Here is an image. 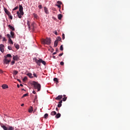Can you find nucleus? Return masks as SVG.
Segmentation results:
<instances>
[{
	"label": "nucleus",
	"mask_w": 130,
	"mask_h": 130,
	"mask_svg": "<svg viewBox=\"0 0 130 130\" xmlns=\"http://www.w3.org/2000/svg\"><path fill=\"white\" fill-rule=\"evenodd\" d=\"M13 60H18L19 59V57H18L17 55L16 56H13Z\"/></svg>",
	"instance_id": "6"
},
{
	"label": "nucleus",
	"mask_w": 130,
	"mask_h": 130,
	"mask_svg": "<svg viewBox=\"0 0 130 130\" xmlns=\"http://www.w3.org/2000/svg\"><path fill=\"white\" fill-rule=\"evenodd\" d=\"M22 91H25V89L24 88L22 89Z\"/></svg>",
	"instance_id": "61"
},
{
	"label": "nucleus",
	"mask_w": 130,
	"mask_h": 130,
	"mask_svg": "<svg viewBox=\"0 0 130 130\" xmlns=\"http://www.w3.org/2000/svg\"><path fill=\"white\" fill-rule=\"evenodd\" d=\"M32 93H33V94H36V91H35V90H34V91H32Z\"/></svg>",
	"instance_id": "51"
},
{
	"label": "nucleus",
	"mask_w": 130,
	"mask_h": 130,
	"mask_svg": "<svg viewBox=\"0 0 130 130\" xmlns=\"http://www.w3.org/2000/svg\"><path fill=\"white\" fill-rule=\"evenodd\" d=\"M54 34H55V35H57V31L56 30H55L54 31Z\"/></svg>",
	"instance_id": "45"
},
{
	"label": "nucleus",
	"mask_w": 130,
	"mask_h": 130,
	"mask_svg": "<svg viewBox=\"0 0 130 130\" xmlns=\"http://www.w3.org/2000/svg\"><path fill=\"white\" fill-rule=\"evenodd\" d=\"M17 81L19 82V83H21V81L20 80V79H17Z\"/></svg>",
	"instance_id": "54"
},
{
	"label": "nucleus",
	"mask_w": 130,
	"mask_h": 130,
	"mask_svg": "<svg viewBox=\"0 0 130 130\" xmlns=\"http://www.w3.org/2000/svg\"><path fill=\"white\" fill-rule=\"evenodd\" d=\"M19 12H23V6L21 5H19Z\"/></svg>",
	"instance_id": "16"
},
{
	"label": "nucleus",
	"mask_w": 130,
	"mask_h": 130,
	"mask_svg": "<svg viewBox=\"0 0 130 130\" xmlns=\"http://www.w3.org/2000/svg\"><path fill=\"white\" fill-rule=\"evenodd\" d=\"M33 76L35 77V78H37V75H36V74H35V73H34L33 74Z\"/></svg>",
	"instance_id": "43"
},
{
	"label": "nucleus",
	"mask_w": 130,
	"mask_h": 130,
	"mask_svg": "<svg viewBox=\"0 0 130 130\" xmlns=\"http://www.w3.org/2000/svg\"><path fill=\"white\" fill-rule=\"evenodd\" d=\"M41 42L44 45H45V44L47 45H50V44H51V40L48 38L42 39Z\"/></svg>",
	"instance_id": "1"
},
{
	"label": "nucleus",
	"mask_w": 130,
	"mask_h": 130,
	"mask_svg": "<svg viewBox=\"0 0 130 130\" xmlns=\"http://www.w3.org/2000/svg\"><path fill=\"white\" fill-rule=\"evenodd\" d=\"M3 89H8L9 88V86L7 84H3L2 85Z\"/></svg>",
	"instance_id": "10"
},
{
	"label": "nucleus",
	"mask_w": 130,
	"mask_h": 130,
	"mask_svg": "<svg viewBox=\"0 0 130 130\" xmlns=\"http://www.w3.org/2000/svg\"><path fill=\"white\" fill-rule=\"evenodd\" d=\"M17 88H20V85L19 84H17Z\"/></svg>",
	"instance_id": "55"
},
{
	"label": "nucleus",
	"mask_w": 130,
	"mask_h": 130,
	"mask_svg": "<svg viewBox=\"0 0 130 130\" xmlns=\"http://www.w3.org/2000/svg\"><path fill=\"white\" fill-rule=\"evenodd\" d=\"M26 96H28V93L23 94L22 98H24V97H26Z\"/></svg>",
	"instance_id": "35"
},
{
	"label": "nucleus",
	"mask_w": 130,
	"mask_h": 130,
	"mask_svg": "<svg viewBox=\"0 0 130 130\" xmlns=\"http://www.w3.org/2000/svg\"><path fill=\"white\" fill-rule=\"evenodd\" d=\"M60 116H61V115L60 114V113H57V114L55 115V118H59V117H60Z\"/></svg>",
	"instance_id": "15"
},
{
	"label": "nucleus",
	"mask_w": 130,
	"mask_h": 130,
	"mask_svg": "<svg viewBox=\"0 0 130 130\" xmlns=\"http://www.w3.org/2000/svg\"><path fill=\"white\" fill-rule=\"evenodd\" d=\"M8 49H9V50H12V47L9 46L8 47Z\"/></svg>",
	"instance_id": "34"
},
{
	"label": "nucleus",
	"mask_w": 130,
	"mask_h": 130,
	"mask_svg": "<svg viewBox=\"0 0 130 130\" xmlns=\"http://www.w3.org/2000/svg\"><path fill=\"white\" fill-rule=\"evenodd\" d=\"M8 27L12 30V31H15V28L13 26L9 25Z\"/></svg>",
	"instance_id": "9"
},
{
	"label": "nucleus",
	"mask_w": 130,
	"mask_h": 130,
	"mask_svg": "<svg viewBox=\"0 0 130 130\" xmlns=\"http://www.w3.org/2000/svg\"><path fill=\"white\" fill-rule=\"evenodd\" d=\"M17 14L18 18H19V19H21V18H22V15H21V13H20V12L19 11L17 12Z\"/></svg>",
	"instance_id": "12"
},
{
	"label": "nucleus",
	"mask_w": 130,
	"mask_h": 130,
	"mask_svg": "<svg viewBox=\"0 0 130 130\" xmlns=\"http://www.w3.org/2000/svg\"><path fill=\"white\" fill-rule=\"evenodd\" d=\"M30 21H29V20H27V25L28 26V28L29 29H30Z\"/></svg>",
	"instance_id": "24"
},
{
	"label": "nucleus",
	"mask_w": 130,
	"mask_h": 130,
	"mask_svg": "<svg viewBox=\"0 0 130 130\" xmlns=\"http://www.w3.org/2000/svg\"><path fill=\"white\" fill-rule=\"evenodd\" d=\"M44 11L46 14H48V9L46 7H44Z\"/></svg>",
	"instance_id": "23"
},
{
	"label": "nucleus",
	"mask_w": 130,
	"mask_h": 130,
	"mask_svg": "<svg viewBox=\"0 0 130 130\" xmlns=\"http://www.w3.org/2000/svg\"><path fill=\"white\" fill-rule=\"evenodd\" d=\"M56 52H58V49H57L56 50Z\"/></svg>",
	"instance_id": "57"
},
{
	"label": "nucleus",
	"mask_w": 130,
	"mask_h": 130,
	"mask_svg": "<svg viewBox=\"0 0 130 130\" xmlns=\"http://www.w3.org/2000/svg\"><path fill=\"white\" fill-rule=\"evenodd\" d=\"M32 85L34 86L35 89H37L38 92H39V91L41 90V85L38 83V82L34 81L32 82Z\"/></svg>",
	"instance_id": "3"
},
{
	"label": "nucleus",
	"mask_w": 130,
	"mask_h": 130,
	"mask_svg": "<svg viewBox=\"0 0 130 130\" xmlns=\"http://www.w3.org/2000/svg\"><path fill=\"white\" fill-rule=\"evenodd\" d=\"M28 79V78L27 77V76L24 77V78L23 79V81L24 82H25V81H27V80Z\"/></svg>",
	"instance_id": "31"
},
{
	"label": "nucleus",
	"mask_w": 130,
	"mask_h": 130,
	"mask_svg": "<svg viewBox=\"0 0 130 130\" xmlns=\"http://www.w3.org/2000/svg\"><path fill=\"white\" fill-rule=\"evenodd\" d=\"M64 63H63V61H61L60 63V64L61 66H63Z\"/></svg>",
	"instance_id": "46"
},
{
	"label": "nucleus",
	"mask_w": 130,
	"mask_h": 130,
	"mask_svg": "<svg viewBox=\"0 0 130 130\" xmlns=\"http://www.w3.org/2000/svg\"><path fill=\"white\" fill-rule=\"evenodd\" d=\"M5 47V45H4L3 44H1L0 45V51H1V52H2L3 53V52H4L5 50L4 49V48Z\"/></svg>",
	"instance_id": "5"
},
{
	"label": "nucleus",
	"mask_w": 130,
	"mask_h": 130,
	"mask_svg": "<svg viewBox=\"0 0 130 130\" xmlns=\"http://www.w3.org/2000/svg\"><path fill=\"white\" fill-rule=\"evenodd\" d=\"M9 43L10 44H12V45L14 44V43L13 42V41L12 40V39H9Z\"/></svg>",
	"instance_id": "26"
},
{
	"label": "nucleus",
	"mask_w": 130,
	"mask_h": 130,
	"mask_svg": "<svg viewBox=\"0 0 130 130\" xmlns=\"http://www.w3.org/2000/svg\"><path fill=\"white\" fill-rule=\"evenodd\" d=\"M60 40H61V38H60V37H58L56 39V41H60Z\"/></svg>",
	"instance_id": "27"
},
{
	"label": "nucleus",
	"mask_w": 130,
	"mask_h": 130,
	"mask_svg": "<svg viewBox=\"0 0 130 130\" xmlns=\"http://www.w3.org/2000/svg\"><path fill=\"white\" fill-rule=\"evenodd\" d=\"M56 7H58V8H59V9H60V5H59V4H56Z\"/></svg>",
	"instance_id": "41"
},
{
	"label": "nucleus",
	"mask_w": 130,
	"mask_h": 130,
	"mask_svg": "<svg viewBox=\"0 0 130 130\" xmlns=\"http://www.w3.org/2000/svg\"><path fill=\"white\" fill-rule=\"evenodd\" d=\"M3 41H7V39H6V38H3Z\"/></svg>",
	"instance_id": "47"
},
{
	"label": "nucleus",
	"mask_w": 130,
	"mask_h": 130,
	"mask_svg": "<svg viewBox=\"0 0 130 130\" xmlns=\"http://www.w3.org/2000/svg\"><path fill=\"white\" fill-rule=\"evenodd\" d=\"M57 44H58V42H57V41H55L54 43V47H56L57 46Z\"/></svg>",
	"instance_id": "22"
},
{
	"label": "nucleus",
	"mask_w": 130,
	"mask_h": 130,
	"mask_svg": "<svg viewBox=\"0 0 130 130\" xmlns=\"http://www.w3.org/2000/svg\"><path fill=\"white\" fill-rule=\"evenodd\" d=\"M6 13H7V11H5Z\"/></svg>",
	"instance_id": "64"
},
{
	"label": "nucleus",
	"mask_w": 130,
	"mask_h": 130,
	"mask_svg": "<svg viewBox=\"0 0 130 130\" xmlns=\"http://www.w3.org/2000/svg\"><path fill=\"white\" fill-rule=\"evenodd\" d=\"M7 37L9 38V39H10L12 37L11 36V35H10V34H7Z\"/></svg>",
	"instance_id": "39"
},
{
	"label": "nucleus",
	"mask_w": 130,
	"mask_h": 130,
	"mask_svg": "<svg viewBox=\"0 0 130 130\" xmlns=\"http://www.w3.org/2000/svg\"><path fill=\"white\" fill-rule=\"evenodd\" d=\"M1 127L4 130H8V128L7 126H6V125H1Z\"/></svg>",
	"instance_id": "11"
},
{
	"label": "nucleus",
	"mask_w": 130,
	"mask_h": 130,
	"mask_svg": "<svg viewBox=\"0 0 130 130\" xmlns=\"http://www.w3.org/2000/svg\"><path fill=\"white\" fill-rule=\"evenodd\" d=\"M51 115H52V116L56 115V112H55V111H52L51 112Z\"/></svg>",
	"instance_id": "20"
},
{
	"label": "nucleus",
	"mask_w": 130,
	"mask_h": 130,
	"mask_svg": "<svg viewBox=\"0 0 130 130\" xmlns=\"http://www.w3.org/2000/svg\"><path fill=\"white\" fill-rule=\"evenodd\" d=\"M21 106H24V104H21Z\"/></svg>",
	"instance_id": "59"
},
{
	"label": "nucleus",
	"mask_w": 130,
	"mask_h": 130,
	"mask_svg": "<svg viewBox=\"0 0 130 130\" xmlns=\"http://www.w3.org/2000/svg\"><path fill=\"white\" fill-rule=\"evenodd\" d=\"M53 58H55V56H53Z\"/></svg>",
	"instance_id": "60"
},
{
	"label": "nucleus",
	"mask_w": 130,
	"mask_h": 130,
	"mask_svg": "<svg viewBox=\"0 0 130 130\" xmlns=\"http://www.w3.org/2000/svg\"><path fill=\"white\" fill-rule=\"evenodd\" d=\"M60 50H63V47L62 46V45H61L60 47Z\"/></svg>",
	"instance_id": "33"
},
{
	"label": "nucleus",
	"mask_w": 130,
	"mask_h": 130,
	"mask_svg": "<svg viewBox=\"0 0 130 130\" xmlns=\"http://www.w3.org/2000/svg\"><path fill=\"white\" fill-rule=\"evenodd\" d=\"M54 82H56V83H58V79L57 78H54L53 79Z\"/></svg>",
	"instance_id": "28"
},
{
	"label": "nucleus",
	"mask_w": 130,
	"mask_h": 130,
	"mask_svg": "<svg viewBox=\"0 0 130 130\" xmlns=\"http://www.w3.org/2000/svg\"><path fill=\"white\" fill-rule=\"evenodd\" d=\"M65 37H64V34H62V39L64 40Z\"/></svg>",
	"instance_id": "37"
},
{
	"label": "nucleus",
	"mask_w": 130,
	"mask_h": 130,
	"mask_svg": "<svg viewBox=\"0 0 130 130\" xmlns=\"http://www.w3.org/2000/svg\"><path fill=\"white\" fill-rule=\"evenodd\" d=\"M37 99V95H35V100H36Z\"/></svg>",
	"instance_id": "52"
},
{
	"label": "nucleus",
	"mask_w": 130,
	"mask_h": 130,
	"mask_svg": "<svg viewBox=\"0 0 130 130\" xmlns=\"http://www.w3.org/2000/svg\"><path fill=\"white\" fill-rule=\"evenodd\" d=\"M14 47H15L16 49H19V48H20V46L18 44H14Z\"/></svg>",
	"instance_id": "13"
},
{
	"label": "nucleus",
	"mask_w": 130,
	"mask_h": 130,
	"mask_svg": "<svg viewBox=\"0 0 130 130\" xmlns=\"http://www.w3.org/2000/svg\"><path fill=\"white\" fill-rule=\"evenodd\" d=\"M9 18L11 19V20H13V17L12 16H9Z\"/></svg>",
	"instance_id": "49"
},
{
	"label": "nucleus",
	"mask_w": 130,
	"mask_h": 130,
	"mask_svg": "<svg viewBox=\"0 0 130 130\" xmlns=\"http://www.w3.org/2000/svg\"><path fill=\"white\" fill-rule=\"evenodd\" d=\"M0 73H1V74H3V73H4V71H3L2 70H0Z\"/></svg>",
	"instance_id": "50"
},
{
	"label": "nucleus",
	"mask_w": 130,
	"mask_h": 130,
	"mask_svg": "<svg viewBox=\"0 0 130 130\" xmlns=\"http://www.w3.org/2000/svg\"><path fill=\"white\" fill-rule=\"evenodd\" d=\"M17 74H18V71L14 70L13 71V75H15V76H16V75H17Z\"/></svg>",
	"instance_id": "29"
},
{
	"label": "nucleus",
	"mask_w": 130,
	"mask_h": 130,
	"mask_svg": "<svg viewBox=\"0 0 130 130\" xmlns=\"http://www.w3.org/2000/svg\"><path fill=\"white\" fill-rule=\"evenodd\" d=\"M12 59V55L11 54H8L5 56V59H4V62L6 64H9L11 62Z\"/></svg>",
	"instance_id": "2"
},
{
	"label": "nucleus",
	"mask_w": 130,
	"mask_h": 130,
	"mask_svg": "<svg viewBox=\"0 0 130 130\" xmlns=\"http://www.w3.org/2000/svg\"><path fill=\"white\" fill-rule=\"evenodd\" d=\"M18 8L19 7L18 6L16 7L13 9V11H16V10H18Z\"/></svg>",
	"instance_id": "36"
},
{
	"label": "nucleus",
	"mask_w": 130,
	"mask_h": 130,
	"mask_svg": "<svg viewBox=\"0 0 130 130\" xmlns=\"http://www.w3.org/2000/svg\"><path fill=\"white\" fill-rule=\"evenodd\" d=\"M33 16L34 17V18H35L36 19H37L38 16H37V14H35V13H34L33 14Z\"/></svg>",
	"instance_id": "32"
},
{
	"label": "nucleus",
	"mask_w": 130,
	"mask_h": 130,
	"mask_svg": "<svg viewBox=\"0 0 130 130\" xmlns=\"http://www.w3.org/2000/svg\"><path fill=\"white\" fill-rule=\"evenodd\" d=\"M19 13L21 15V16H23L24 15V12L23 11L20 12Z\"/></svg>",
	"instance_id": "42"
},
{
	"label": "nucleus",
	"mask_w": 130,
	"mask_h": 130,
	"mask_svg": "<svg viewBox=\"0 0 130 130\" xmlns=\"http://www.w3.org/2000/svg\"><path fill=\"white\" fill-rule=\"evenodd\" d=\"M38 8L39 9H42V5H39Z\"/></svg>",
	"instance_id": "44"
},
{
	"label": "nucleus",
	"mask_w": 130,
	"mask_h": 130,
	"mask_svg": "<svg viewBox=\"0 0 130 130\" xmlns=\"http://www.w3.org/2000/svg\"><path fill=\"white\" fill-rule=\"evenodd\" d=\"M28 112L29 113H31V112H33V107H32V106H30V108L28 109Z\"/></svg>",
	"instance_id": "8"
},
{
	"label": "nucleus",
	"mask_w": 130,
	"mask_h": 130,
	"mask_svg": "<svg viewBox=\"0 0 130 130\" xmlns=\"http://www.w3.org/2000/svg\"><path fill=\"white\" fill-rule=\"evenodd\" d=\"M57 52H55L53 53V55H54V54H56Z\"/></svg>",
	"instance_id": "53"
},
{
	"label": "nucleus",
	"mask_w": 130,
	"mask_h": 130,
	"mask_svg": "<svg viewBox=\"0 0 130 130\" xmlns=\"http://www.w3.org/2000/svg\"><path fill=\"white\" fill-rule=\"evenodd\" d=\"M15 128H14V127L9 126L8 130H14Z\"/></svg>",
	"instance_id": "25"
},
{
	"label": "nucleus",
	"mask_w": 130,
	"mask_h": 130,
	"mask_svg": "<svg viewBox=\"0 0 130 130\" xmlns=\"http://www.w3.org/2000/svg\"><path fill=\"white\" fill-rule=\"evenodd\" d=\"M35 61L36 62V63L38 64V66H40L41 64L40 63H43V64H44V66H45L46 64V62H45V61L42 60V59H39V60L37 59H35Z\"/></svg>",
	"instance_id": "4"
},
{
	"label": "nucleus",
	"mask_w": 130,
	"mask_h": 130,
	"mask_svg": "<svg viewBox=\"0 0 130 130\" xmlns=\"http://www.w3.org/2000/svg\"><path fill=\"white\" fill-rule=\"evenodd\" d=\"M20 86L21 87H23V84H20Z\"/></svg>",
	"instance_id": "58"
},
{
	"label": "nucleus",
	"mask_w": 130,
	"mask_h": 130,
	"mask_svg": "<svg viewBox=\"0 0 130 130\" xmlns=\"http://www.w3.org/2000/svg\"><path fill=\"white\" fill-rule=\"evenodd\" d=\"M63 98L62 99V101H66L68 98H67L66 95L64 94L63 95Z\"/></svg>",
	"instance_id": "19"
},
{
	"label": "nucleus",
	"mask_w": 130,
	"mask_h": 130,
	"mask_svg": "<svg viewBox=\"0 0 130 130\" xmlns=\"http://www.w3.org/2000/svg\"><path fill=\"white\" fill-rule=\"evenodd\" d=\"M63 54V53H60L59 54V56H62Z\"/></svg>",
	"instance_id": "48"
},
{
	"label": "nucleus",
	"mask_w": 130,
	"mask_h": 130,
	"mask_svg": "<svg viewBox=\"0 0 130 130\" xmlns=\"http://www.w3.org/2000/svg\"><path fill=\"white\" fill-rule=\"evenodd\" d=\"M47 117H48V114L46 113V114L44 115V118H45V119H47Z\"/></svg>",
	"instance_id": "30"
},
{
	"label": "nucleus",
	"mask_w": 130,
	"mask_h": 130,
	"mask_svg": "<svg viewBox=\"0 0 130 130\" xmlns=\"http://www.w3.org/2000/svg\"><path fill=\"white\" fill-rule=\"evenodd\" d=\"M2 38V36L0 35V39Z\"/></svg>",
	"instance_id": "62"
},
{
	"label": "nucleus",
	"mask_w": 130,
	"mask_h": 130,
	"mask_svg": "<svg viewBox=\"0 0 130 130\" xmlns=\"http://www.w3.org/2000/svg\"><path fill=\"white\" fill-rule=\"evenodd\" d=\"M10 34L11 35L12 38H15V32H14L13 31H11Z\"/></svg>",
	"instance_id": "14"
},
{
	"label": "nucleus",
	"mask_w": 130,
	"mask_h": 130,
	"mask_svg": "<svg viewBox=\"0 0 130 130\" xmlns=\"http://www.w3.org/2000/svg\"><path fill=\"white\" fill-rule=\"evenodd\" d=\"M12 66H13V64H15V60H12L11 62Z\"/></svg>",
	"instance_id": "40"
},
{
	"label": "nucleus",
	"mask_w": 130,
	"mask_h": 130,
	"mask_svg": "<svg viewBox=\"0 0 130 130\" xmlns=\"http://www.w3.org/2000/svg\"><path fill=\"white\" fill-rule=\"evenodd\" d=\"M31 26H33V23L31 24Z\"/></svg>",
	"instance_id": "63"
},
{
	"label": "nucleus",
	"mask_w": 130,
	"mask_h": 130,
	"mask_svg": "<svg viewBox=\"0 0 130 130\" xmlns=\"http://www.w3.org/2000/svg\"><path fill=\"white\" fill-rule=\"evenodd\" d=\"M57 4H58V5H61V4H62V3H61V2H60V1H58V2H57Z\"/></svg>",
	"instance_id": "38"
},
{
	"label": "nucleus",
	"mask_w": 130,
	"mask_h": 130,
	"mask_svg": "<svg viewBox=\"0 0 130 130\" xmlns=\"http://www.w3.org/2000/svg\"><path fill=\"white\" fill-rule=\"evenodd\" d=\"M62 103V101L61 100L59 102V104L57 105V107H61V104Z\"/></svg>",
	"instance_id": "17"
},
{
	"label": "nucleus",
	"mask_w": 130,
	"mask_h": 130,
	"mask_svg": "<svg viewBox=\"0 0 130 130\" xmlns=\"http://www.w3.org/2000/svg\"><path fill=\"white\" fill-rule=\"evenodd\" d=\"M62 99V95H58L57 97L55 98L56 100H60Z\"/></svg>",
	"instance_id": "7"
},
{
	"label": "nucleus",
	"mask_w": 130,
	"mask_h": 130,
	"mask_svg": "<svg viewBox=\"0 0 130 130\" xmlns=\"http://www.w3.org/2000/svg\"><path fill=\"white\" fill-rule=\"evenodd\" d=\"M61 18H62V15L58 14V20H61Z\"/></svg>",
	"instance_id": "21"
},
{
	"label": "nucleus",
	"mask_w": 130,
	"mask_h": 130,
	"mask_svg": "<svg viewBox=\"0 0 130 130\" xmlns=\"http://www.w3.org/2000/svg\"><path fill=\"white\" fill-rule=\"evenodd\" d=\"M56 111H58V108H56Z\"/></svg>",
	"instance_id": "56"
},
{
	"label": "nucleus",
	"mask_w": 130,
	"mask_h": 130,
	"mask_svg": "<svg viewBox=\"0 0 130 130\" xmlns=\"http://www.w3.org/2000/svg\"><path fill=\"white\" fill-rule=\"evenodd\" d=\"M27 76L29 77V78H30L31 79L33 78V76H32V73H28L27 74Z\"/></svg>",
	"instance_id": "18"
}]
</instances>
